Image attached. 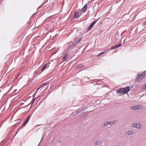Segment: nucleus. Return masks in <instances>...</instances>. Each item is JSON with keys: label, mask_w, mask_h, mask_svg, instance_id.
<instances>
[{"label": "nucleus", "mask_w": 146, "mask_h": 146, "mask_svg": "<svg viewBox=\"0 0 146 146\" xmlns=\"http://www.w3.org/2000/svg\"><path fill=\"white\" fill-rule=\"evenodd\" d=\"M130 88L129 86H127L125 88H120L116 92L117 94H127Z\"/></svg>", "instance_id": "obj_1"}, {"label": "nucleus", "mask_w": 146, "mask_h": 146, "mask_svg": "<svg viewBox=\"0 0 146 146\" xmlns=\"http://www.w3.org/2000/svg\"><path fill=\"white\" fill-rule=\"evenodd\" d=\"M79 35L77 36L76 38L74 39V41H76V44H78L81 41L82 39V37L81 36V34L80 33L78 34Z\"/></svg>", "instance_id": "obj_2"}, {"label": "nucleus", "mask_w": 146, "mask_h": 146, "mask_svg": "<svg viewBox=\"0 0 146 146\" xmlns=\"http://www.w3.org/2000/svg\"><path fill=\"white\" fill-rule=\"evenodd\" d=\"M79 35L77 36L76 38L74 39V41H76V44H78L81 41L82 39V37L81 36V34L80 33L78 34Z\"/></svg>", "instance_id": "obj_3"}, {"label": "nucleus", "mask_w": 146, "mask_h": 146, "mask_svg": "<svg viewBox=\"0 0 146 146\" xmlns=\"http://www.w3.org/2000/svg\"><path fill=\"white\" fill-rule=\"evenodd\" d=\"M98 20L99 19H95L92 23L88 28L87 29V31H89L90 30Z\"/></svg>", "instance_id": "obj_4"}, {"label": "nucleus", "mask_w": 146, "mask_h": 146, "mask_svg": "<svg viewBox=\"0 0 146 146\" xmlns=\"http://www.w3.org/2000/svg\"><path fill=\"white\" fill-rule=\"evenodd\" d=\"M144 78L141 74H138L137 77L135 79V82H138L141 81V80Z\"/></svg>", "instance_id": "obj_5"}, {"label": "nucleus", "mask_w": 146, "mask_h": 146, "mask_svg": "<svg viewBox=\"0 0 146 146\" xmlns=\"http://www.w3.org/2000/svg\"><path fill=\"white\" fill-rule=\"evenodd\" d=\"M132 127L139 129L140 127V123H134L132 125Z\"/></svg>", "instance_id": "obj_6"}, {"label": "nucleus", "mask_w": 146, "mask_h": 146, "mask_svg": "<svg viewBox=\"0 0 146 146\" xmlns=\"http://www.w3.org/2000/svg\"><path fill=\"white\" fill-rule=\"evenodd\" d=\"M87 7V4H85L80 10L79 9L78 10L80 11L82 13L83 12V13H84L86 11Z\"/></svg>", "instance_id": "obj_7"}, {"label": "nucleus", "mask_w": 146, "mask_h": 146, "mask_svg": "<svg viewBox=\"0 0 146 146\" xmlns=\"http://www.w3.org/2000/svg\"><path fill=\"white\" fill-rule=\"evenodd\" d=\"M139 107H142V106H132L131 107V110H139Z\"/></svg>", "instance_id": "obj_8"}, {"label": "nucleus", "mask_w": 146, "mask_h": 146, "mask_svg": "<svg viewBox=\"0 0 146 146\" xmlns=\"http://www.w3.org/2000/svg\"><path fill=\"white\" fill-rule=\"evenodd\" d=\"M76 45V43L74 44L73 42H72L70 44L68 49H72V48L74 47Z\"/></svg>", "instance_id": "obj_9"}, {"label": "nucleus", "mask_w": 146, "mask_h": 146, "mask_svg": "<svg viewBox=\"0 0 146 146\" xmlns=\"http://www.w3.org/2000/svg\"><path fill=\"white\" fill-rule=\"evenodd\" d=\"M79 12H75L74 14V16L73 17V19L76 18L77 19L79 17V14L78 13Z\"/></svg>", "instance_id": "obj_10"}, {"label": "nucleus", "mask_w": 146, "mask_h": 146, "mask_svg": "<svg viewBox=\"0 0 146 146\" xmlns=\"http://www.w3.org/2000/svg\"><path fill=\"white\" fill-rule=\"evenodd\" d=\"M134 133V131H132L128 130L126 132V133L128 135H133Z\"/></svg>", "instance_id": "obj_11"}, {"label": "nucleus", "mask_w": 146, "mask_h": 146, "mask_svg": "<svg viewBox=\"0 0 146 146\" xmlns=\"http://www.w3.org/2000/svg\"><path fill=\"white\" fill-rule=\"evenodd\" d=\"M85 108L84 106H82L80 107L78 109V110L79 111V112L80 113L83 111L85 109Z\"/></svg>", "instance_id": "obj_12"}, {"label": "nucleus", "mask_w": 146, "mask_h": 146, "mask_svg": "<svg viewBox=\"0 0 146 146\" xmlns=\"http://www.w3.org/2000/svg\"><path fill=\"white\" fill-rule=\"evenodd\" d=\"M118 32H117L115 35V37L116 40H117L119 38V35L118 34Z\"/></svg>", "instance_id": "obj_13"}, {"label": "nucleus", "mask_w": 146, "mask_h": 146, "mask_svg": "<svg viewBox=\"0 0 146 146\" xmlns=\"http://www.w3.org/2000/svg\"><path fill=\"white\" fill-rule=\"evenodd\" d=\"M49 82H44L42 84H41L40 85V87H42L43 86H45L46 85H47V84H48Z\"/></svg>", "instance_id": "obj_14"}, {"label": "nucleus", "mask_w": 146, "mask_h": 146, "mask_svg": "<svg viewBox=\"0 0 146 146\" xmlns=\"http://www.w3.org/2000/svg\"><path fill=\"white\" fill-rule=\"evenodd\" d=\"M68 55L67 54L64 55L63 57V58L65 60H66L67 59L68 57Z\"/></svg>", "instance_id": "obj_15"}, {"label": "nucleus", "mask_w": 146, "mask_h": 146, "mask_svg": "<svg viewBox=\"0 0 146 146\" xmlns=\"http://www.w3.org/2000/svg\"><path fill=\"white\" fill-rule=\"evenodd\" d=\"M109 125H112L115 122L113 121H108Z\"/></svg>", "instance_id": "obj_16"}, {"label": "nucleus", "mask_w": 146, "mask_h": 146, "mask_svg": "<svg viewBox=\"0 0 146 146\" xmlns=\"http://www.w3.org/2000/svg\"><path fill=\"white\" fill-rule=\"evenodd\" d=\"M121 46V43H120L118 44H116L115 46V48H117L120 47Z\"/></svg>", "instance_id": "obj_17"}, {"label": "nucleus", "mask_w": 146, "mask_h": 146, "mask_svg": "<svg viewBox=\"0 0 146 146\" xmlns=\"http://www.w3.org/2000/svg\"><path fill=\"white\" fill-rule=\"evenodd\" d=\"M47 65V64H45L43 66L42 68V71L44 69L46 68Z\"/></svg>", "instance_id": "obj_18"}, {"label": "nucleus", "mask_w": 146, "mask_h": 146, "mask_svg": "<svg viewBox=\"0 0 146 146\" xmlns=\"http://www.w3.org/2000/svg\"><path fill=\"white\" fill-rule=\"evenodd\" d=\"M101 143V141H97L95 143V145H100V144Z\"/></svg>", "instance_id": "obj_19"}, {"label": "nucleus", "mask_w": 146, "mask_h": 146, "mask_svg": "<svg viewBox=\"0 0 146 146\" xmlns=\"http://www.w3.org/2000/svg\"><path fill=\"white\" fill-rule=\"evenodd\" d=\"M108 125L109 123H108V121L104 123L103 124V125L104 127L107 126Z\"/></svg>", "instance_id": "obj_20"}, {"label": "nucleus", "mask_w": 146, "mask_h": 146, "mask_svg": "<svg viewBox=\"0 0 146 146\" xmlns=\"http://www.w3.org/2000/svg\"><path fill=\"white\" fill-rule=\"evenodd\" d=\"M27 122H25V121L24 123L22 125V126L21 127H20V128L19 129V131L21 128V127H23V126H25V125H26V124H27Z\"/></svg>", "instance_id": "obj_21"}, {"label": "nucleus", "mask_w": 146, "mask_h": 146, "mask_svg": "<svg viewBox=\"0 0 146 146\" xmlns=\"http://www.w3.org/2000/svg\"><path fill=\"white\" fill-rule=\"evenodd\" d=\"M27 122H25V121L24 123L22 125V126L21 127H20V128L19 129V131L21 128V127H23V126H25V125H26V124H27Z\"/></svg>", "instance_id": "obj_22"}, {"label": "nucleus", "mask_w": 146, "mask_h": 146, "mask_svg": "<svg viewBox=\"0 0 146 146\" xmlns=\"http://www.w3.org/2000/svg\"><path fill=\"white\" fill-rule=\"evenodd\" d=\"M30 117V115H29L27 118L26 119V120L25 121L26 122H27L28 123V121H29V119H30L29 117Z\"/></svg>", "instance_id": "obj_23"}, {"label": "nucleus", "mask_w": 146, "mask_h": 146, "mask_svg": "<svg viewBox=\"0 0 146 146\" xmlns=\"http://www.w3.org/2000/svg\"><path fill=\"white\" fill-rule=\"evenodd\" d=\"M40 97V96H39V97ZM36 98H34V99H33V100H32V101H31V105H32V104L33 103H34V101H35V100L36 99Z\"/></svg>", "instance_id": "obj_24"}, {"label": "nucleus", "mask_w": 146, "mask_h": 146, "mask_svg": "<svg viewBox=\"0 0 146 146\" xmlns=\"http://www.w3.org/2000/svg\"><path fill=\"white\" fill-rule=\"evenodd\" d=\"M104 52H101L98 55V56H100L101 55L104 54Z\"/></svg>", "instance_id": "obj_25"}, {"label": "nucleus", "mask_w": 146, "mask_h": 146, "mask_svg": "<svg viewBox=\"0 0 146 146\" xmlns=\"http://www.w3.org/2000/svg\"><path fill=\"white\" fill-rule=\"evenodd\" d=\"M142 75L143 77L144 78L146 76V75L145 74V73L143 72L141 74Z\"/></svg>", "instance_id": "obj_26"}, {"label": "nucleus", "mask_w": 146, "mask_h": 146, "mask_svg": "<svg viewBox=\"0 0 146 146\" xmlns=\"http://www.w3.org/2000/svg\"><path fill=\"white\" fill-rule=\"evenodd\" d=\"M75 112L76 113V114L75 115H76L80 113L79 112L78 110L76 111H75Z\"/></svg>", "instance_id": "obj_27"}, {"label": "nucleus", "mask_w": 146, "mask_h": 146, "mask_svg": "<svg viewBox=\"0 0 146 146\" xmlns=\"http://www.w3.org/2000/svg\"><path fill=\"white\" fill-rule=\"evenodd\" d=\"M86 117V115H85V114L83 115L82 116V118H84Z\"/></svg>", "instance_id": "obj_28"}, {"label": "nucleus", "mask_w": 146, "mask_h": 146, "mask_svg": "<svg viewBox=\"0 0 146 146\" xmlns=\"http://www.w3.org/2000/svg\"><path fill=\"white\" fill-rule=\"evenodd\" d=\"M146 89V84L145 85V87L142 88V90H145Z\"/></svg>", "instance_id": "obj_29"}, {"label": "nucleus", "mask_w": 146, "mask_h": 146, "mask_svg": "<svg viewBox=\"0 0 146 146\" xmlns=\"http://www.w3.org/2000/svg\"><path fill=\"white\" fill-rule=\"evenodd\" d=\"M116 48H115V46H112L111 48H110V49H115Z\"/></svg>", "instance_id": "obj_30"}, {"label": "nucleus", "mask_w": 146, "mask_h": 146, "mask_svg": "<svg viewBox=\"0 0 146 146\" xmlns=\"http://www.w3.org/2000/svg\"><path fill=\"white\" fill-rule=\"evenodd\" d=\"M42 5H40L37 9V10H38L40 8L42 7Z\"/></svg>", "instance_id": "obj_31"}, {"label": "nucleus", "mask_w": 146, "mask_h": 146, "mask_svg": "<svg viewBox=\"0 0 146 146\" xmlns=\"http://www.w3.org/2000/svg\"><path fill=\"white\" fill-rule=\"evenodd\" d=\"M3 121H2L1 122V123H0V126H1L2 125V124H3Z\"/></svg>", "instance_id": "obj_32"}, {"label": "nucleus", "mask_w": 146, "mask_h": 146, "mask_svg": "<svg viewBox=\"0 0 146 146\" xmlns=\"http://www.w3.org/2000/svg\"><path fill=\"white\" fill-rule=\"evenodd\" d=\"M82 64H81L80 65H78V67H79V68H80L81 67V66H82Z\"/></svg>", "instance_id": "obj_33"}, {"label": "nucleus", "mask_w": 146, "mask_h": 146, "mask_svg": "<svg viewBox=\"0 0 146 146\" xmlns=\"http://www.w3.org/2000/svg\"><path fill=\"white\" fill-rule=\"evenodd\" d=\"M85 115H86V117L88 115V113H86L85 114Z\"/></svg>", "instance_id": "obj_34"}, {"label": "nucleus", "mask_w": 146, "mask_h": 146, "mask_svg": "<svg viewBox=\"0 0 146 146\" xmlns=\"http://www.w3.org/2000/svg\"><path fill=\"white\" fill-rule=\"evenodd\" d=\"M41 88V87H39L38 88V89H37V91H38V90H39V89H40Z\"/></svg>", "instance_id": "obj_35"}, {"label": "nucleus", "mask_w": 146, "mask_h": 146, "mask_svg": "<svg viewBox=\"0 0 146 146\" xmlns=\"http://www.w3.org/2000/svg\"><path fill=\"white\" fill-rule=\"evenodd\" d=\"M143 73H145V74L146 75V71H144Z\"/></svg>", "instance_id": "obj_36"}, {"label": "nucleus", "mask_w": 146, "mask_h": 146, "mask_svg": "<svg viewBox=\"0 0 146 146\" xmlns=\"http://www.w3.org/2000/svg\"><path fill=\"white\" fill-rule=\"evenodd\" d=\"M38 91H37V90H36L35 91V94H36V93Z\"/></svg>", "instance_id": "obj_37"}, {"label": "nucleus", "mask_w": 146, "mask_h": 146, "mask_svg": "<svg viewBox=\"0 0 146 146\" xmlns=\"http://www.w3.org/2000/svg\"><path fill=\"white\" fill-rule=\"evenodd\" d=\"M142 107H139V109H140L141 108H142Z\"/></svg>", "instance_id": "obj_38"}, {"label": "nucleus", "mask_w": 146, "mask_h": 146, "mask_svg": "<svg viewBox=\"0 0 146 146\" xmlns=\"http://www.w3.org/2000/svg\"><path fill=\"white\" fill-rule=\"evenodd\" d=\"M58 142H59L60 143V141H59V140L58 141Z\"/></svg>", "instance_id": "obj_39"}, {"label": "nucleus", "mask_w": 146, "mask_h": 146, "mask_svg": "<svg viewBox=\"0 0 146 146\" xmlns=\"http://www.w3.org/2000/svg\"><path fill=\"white\" fill-rule=\"evenodd\" d=\"M120 41L121 42V40L120 41H119V42Z\"/></svg>", "instance_id": "obj_40"}, {"label": "nucleus", "mask_w": 146, "mask_h": 146, "mask_svg": "<svg viewBox=\"0 0 146 146\" xmlns=\"http://www.w3.org/2000/svg\"><path fill=\"white\" fill-rule=\"evenodd\" d=\"M70 116H69V118H70Z\"/></svg>", "instance_id": "obj_41"}, {"label": "nucleus", "mask_w": 146, "mask_h": 146, "mask_svg": "<svg viewBox=\"0 0 146 146\" xmlns=\"http://www.w3.org/2000/svg\"><path fill=\"white\" fill-rule=\"evenodd\" d=\"M18 132H17V133H16V134H15V135H16V134H17V133Z\"/></svg>", "instance_id": "obj_42"}, {"label": "nucleus", "mask_w": 146, "mask_h": 146, "mask_svg": "<svg viewBox=\"0 0 146 146\" xmlns=\"http://www.w3.org/2000/svg\"><path fill=\"white\" fill-rule=\"evenodd\" d=\"M80 14H81V15H82L81 13H80Z\"/></svg>", "instance_id": "obj_43"}, {"label": "nucleus", "mask_w": 146, "mask_h": 146, "mask_svg": "<svg viewBox=\"0 0 146 146\" xmlns=\"http://www.w3.org/2000/svg\"><path fill=\"white\" fill-rule=\"evenodd\" d=\"M88 79H89L88 78H87Z\"/></svg>", "instance_id": "obj_44"}, {"label": "nucleus", "mask_w": 146, "mask_h": 146, "mask_svg": "<svg viewBox=\"0 0 146 146\" xmlns=\"http://www.w3.org/2000/svg\"><path fill=\"white\" fill-rule=\"evenodd\" d=\"M87 81H88V82H89V81H88V80H87Z\"/></svg>", "instance_id": "obj_45"}, {"label": "nucleus", "mask_w": 146, "mask_h": 146, "mask_svg": "<svg viewBox=\"0 0 146 146\" xmlns=\"http://www.w3.org/2000/svg\"><path fill=\"white\" fill-rule=\"evenodd\" d=\"M145 23H146V21H145Z\"/></svg>", "instance_id": "obj_46"}]
</instances>
